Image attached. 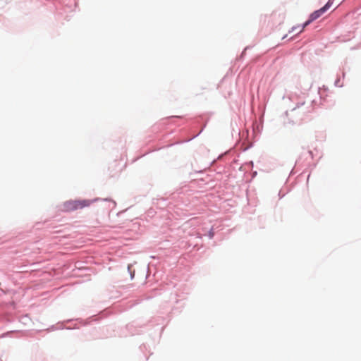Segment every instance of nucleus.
Listing matches in <instances>:
<instances>
[{
	"mask_svg": "<svg viewBox=\"0 0 361 361\" xmlns=\"http://www.w3.org/2000/svg\"><path fill=\"white\" fill-rule=\"evenodd\" d=\"M334 1V0H329L322 8L311 13L309 20H307L302 26H298V27H300L299 32H302L305 27L310 25L312 21L321 17L327 10H329L332 6Z\"/></svg>",
	"mask_w": 361,
	"mask_h": 361,
	"instance_id": "nucleus-1",
	"label": "nucleus"
},
{
	"mask_svg": "<svg viewBox=\"0 0 361 361\" xmlns=\"http://www.w3.org/2000/svg\"><path fill=\"white\" fill-rule=\"evenodd\" d=\"M105 201H111V200L105 199Z\"/></svg>",
	"mask_w": 361,
	"mask_h": 361,
	"instance_id": "nucleus-2",
	"label": "nucleus"
}]
</instances>
